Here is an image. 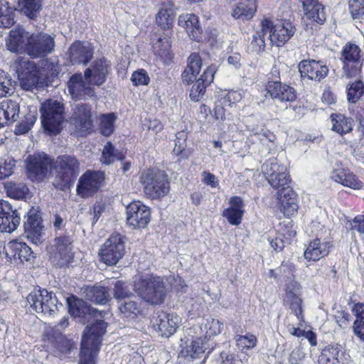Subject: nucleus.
I'll return each instance as SVG.
<instances>
[{
	"label": "nucleus",
	"instance_id": "1",
	"mask_svg": "<svg viewBox=\"0 0 364 364\" xmlns=\"http://www.w3.org/2000/svg\"><path fill=\"white\" fill-rule=\"evenodd\" d=\"M262 171L273 188H280L277 193L280 211L287 218L296 215L299 208L297 196L293 189L287 186L289 177L287 167L279 164L276 159H270L262 166Z\"/></svg>",
	"mask_w": 364,
	"mask_h": 364
},
{
	"label": "nucleus",
	"instance_id": "2",
	"mask_svg": "<svg viewBox=\"0 0 364 364\" xmlns=\"http://www.w3.org/2000/svg\"><path fill=\"white\" fill-rule=\"evenodd\" d=\"M55 37L44 33L26 32L23 28L13 29L9 32L6 46L14 53H25L32 58H43L55 48Z\"/></svg>",
	"mask_w": 364,
	"mask_h": 364
},
{
	"label": "nucleus",
	"instance_id": "3",
	"mask_svg": "<svg viewBox=\"0 0 364 364\" xmlns=\"http://www.w3.org/2000/svg\"><path fill=\"white\" fill-rule=\"evenodd\" d=\"M133 290L142 301L151 306L162 304L168 291L164 278L141 274L133 278Z\"/></svg>",
	"mask_w": 364,
	"mask_h": 364
},
{
	"label": "nucleus",
	"instance_id": "4",
	"mask_svg": "<svg viewBox=\"0 0 364 364\" xmlns=\"http://www.w3.org/2000/svg\"><path fill=\"white\" fill-rule=\"evenodd\" d=\"M69 311L75 317L85 316L87 314L93 315L95 321L88 326L84 333L82 338H90V343L94 346H99L101 343V337L106 332L107 323L102 318L105 317L107 313L90 309L85 301L75 297L68 299Z\"/></svg>",
	"mask_w": 364,
	"mask_h": 364
},
{
	"label": "nucleus",
	"instance_id": "5",
	"mask_svg": "<svg viewBox=\"0 0 364 364\" xmlns=\"http://www.w3.org/2000/svg\"><path fill=\"white\" fill-rule=\"evenodd\" d=\"M146 196L151 200H160L170 191V182L168 176L159 171L148 169L140 176Z\"/></svg>",
	"mask_w": 364,
	"mask_h": 364
},
{
	"label": "nucleus",
	"instance_id": "6",
	"mask_svg": "<svg viewBox=\"0 0 364 364\" xmlns=\"http://www.w3.org/2000/svg\"><path fill=\"white\" fill-rule=\"evenodd\" d=\"M40 112L45 130L50 133H58L64 120L63 105L58 100H48L42 103Z\"/></svg>",
	"mask_w": 364,
	"mask_h": 364
},
{
	"label": "nucleus",
	"instance_id": "7",
	"mask_svg": "<svg viewBox=\"0 0 364 364\" xmlns=\"http://www.w3.org/2000/svg\"><path fill=\"white\" fill-rule=\"evenodd\" d=\"M26 163L27 176L31 181L41 182L50 176L52 160L44 152L29 155Z\"/></svg>",
	"mask_w": 364,
	"mask_h": 364
},
{
	"label": "nucleus",
	"instance_id": "8",
	"mask_svg": "<svg viewBox=\"0 0 364 364\" xmlns=\"http://www.w3.org/2000/svg\"><path fill=\"white\" fill-rule=\"evenodd\" d=\"M20 86L25 90H32L38 82V70L34 62L26 57H18L13 63Z\"/></svg>",
	"mask_w": 364,
	"mask_h": 364
},
{
	"label": "nucleus",
	"instance_id": "9",
	"mask_svg": "<svg viewBox=\"0 0 364 364\" xmlns=\"http://www.w3.org/2000/svg\"><path fill=\"white\" fill-rule=\"evenodd\" d=\"M26 299L30 307L36 313L51 314L58 310L56 296L46 289H34Z\"/></svg>",
	"mask_w": 364,
	"mask_h": 364
},
{
	"label": "nucleus",
	"instance_id": "10",
	"mask_svg": "<svg viewBox=\"0 0 364 364\" xmlns=\"http://www.w3.org/2000/svg\"><path fill=\"white\" fill-rule=\"evenodd\" d=\"M124 245L119 235H113L106 240L100 252L101 260L107 265H113L122 258Z\"/></svg>",
	"mask_w": 364,
	"mask_h": 364
},
{
	"label": "nucleus",
	"instance_id": "11",
	"mask_svg": "<svg viewBox=\"0 0 364 364\" xmlns=\"http://www.w3.org/2000/svg\"><path fill=\"white\" fill-rule=\"evenodd\" d=\"M360 52L359 47L353 43H348L343 48V76L346 78H350L358 75L361 67L358 62Z\"/></svg>",
	"mask_w": 364,
	"mask_h": 364
},
{
	"label": "nucleus",
	"instance_id": "12",
	"mask_svg": "<svg viewBox=\"0 0 364 364\" xmlns=\"http://www.w3.org/2000/svg\"><path fill=\"white\" fill-rule=\"evenodd\" d=\"M104 181V174L100 171H87L79 179L77 192L82 198L95 193Z\"/></svg>",
	"mask_w": 364,
	"mask_h": 364
},
{
	"label": "nucleus",
	"instance_id": "13",
	"mask_svg": "<svg viewBox=\"0 0 364 364\" xmlns=\"http://www.w3.org/2000/svg\"><path fill=\"white\" fill-rule=\"evenodd\" d=\"M150 216L149 208L139 200L133 201L127 207V223L134 228H144Z\"/></svg>",
	"mask_w": 364,
	"mask_h": 364
},
{
	"label": "nucleus",
	"instance_id": "14",
	"mask_svg": "<svg viewBox=\"0 0 364 364\" xmlns=\"http://www.w3.org/2000/svg\"><path fill=\"white\" fill-rule=\"evenodd\" d=\"M270 28L267 30L268 38L272 44L278 47L284 45L294 35L295 28L289 21H278L276 23L269 18Z\"/></svg>",
	"mask_w": 364,
	"mask_h": 364
},
{
	"label": "nucleus",
	"instance_id": "15",
	"mask_svg": "<svg viewBox=\"0 0 364 364\" xmlns=\"http://www.w3.org/2000/svg\"><path fill=\"white\" fill-rule=\"evenodd\" d=\"M181 323V318L175 313L160 312L155 319L154 327L161 336L170 337Z\"/></svg>",
	"mask_w": 364,
	"mask_h": 364
},
{
	"label": "nucleus",
	"instance_id": "16",
	"mask_svg": "<svg viewBox=\"0 0 364 364\" xmlns=\"http://www.w3.org/2000/svg\"><path fill=\"white\" fill-rule=\"evenodd\" d=\"M54 168L59 177L65 183L72 181L78 172L77 160L70 156H61L57 158Z\"/></svg>",
	"mask_w": 364,
	"mask_h": 364
},
{
	"label": "nucleus",
	"instance_id": "17",
	"mask_svg": "<svg viewBox=\"0 0 364 364\" xmlns=\"http://www.w3.org/2000/svg\"><path fill=\"white\" fill-rule=\"evenodd\" d=\"M109 70L108 61L104 58L97 60L85 71V79L90 85L100 86L105 82Z\"/></svg>",
	"mask_w": 364,
	"mask_h": 364
},
{
	"label": "nucleus",
	"instance_id": "18",
	"mask_svg": "<svg viewBox=\"0 0 364 364\" xmlns=\"http://www.w3.org/2000/svg\"><path fill=\"white\" fill-rule=\"evenodd\" d=\"M178 26L186 31L188 37L199 42L202 39L203 28L199 17L193 13H183L178 17Z\"/></svg>",
	"mask_w": 364,
	"mask_h": 364
},
{
	"label": "nucleus",
	"instance_id": "19",
	"mask_svg": "<svg viewBox=\"0 0 364 364\" xmlns=\"http://www.w3.org/2000/svg\"><path fill=\"white\" fill-rule=\"evenodd\" d=\"M299 70L302 78L321 81L328 73V67L321 61L302 60L299 64Z\"/></svg>",
	"mask_w": 364,
	"mask_h": 364
},
{
	"label": "nucleus",
	"instance_id": "20",
	"mask_svg": "<svg viewBox=\"0 0 364 364\" xmlns=\"http://www.w3.org/2000/svg\"><path fill=\"white\" fill-rule=\"evenodd\" d=\"M152 50L154 55L164 63L168 64L172 58L171 36L168 33H155L152 37Z\"/></svg>",
	"mask_w": 364,
	"mask_h": 364
},
{
	"label": "nucleus",
	"instance_id": "21",
	"mask_svg": "<svg viewBox=\"0 0 364 364\" xmlns=\"http://www.w3.org/2000/svg\"><path fill=\"white\" fill-rule=\"evenodd\" d=\"M91 107L85 104H78L74 109V112L71 119L72 124L75 129L82 134H85L92 127V121L91 119Z\"/></svg>",
	"mask_w": 364,
	"mask_h": 364
},
{
	"label": "nucleus",
	"instance_id": "22",
	"mask_svg": "<svg viewBox=\"0 0 364 364\" xmlns=\"http://www.w3.org/2000/svg\"><path fill=\"white\" fill-rule=\"evenodd\" d=\"M92 85L85 80V76L83 77L82 74H75L70 77L68 83V89L72 98L81 100L95 95V90Z\"/></svg>",
	"mask_w": 364,
	"mask_h": 364
},
{
	"label": "nucleus",
	"instance_id": "23",
	"mask_svg": "<svg viewBox=\"0 0 364 364\" xmlns=\"http://www.w3.org/2000/svg\"><path fill=\"white\" fill-rule=\"evenodd\" d=\"M267 93L271 97L279 102H293L296 100L295 90L279 80L269 81L266 86Z\"/></svg>",
	"mask_w": 364,
	"mask_h": 364
},
{
	"label": "nucleus",
	"instance_id": "24",
	"mask_svg": "<svg viewBox=\"0 0 364 364\" xmlns=\"http://www.w3.org/2000/svg\"><path fill=\"white\" fill-rule=\"evenodd\" d=\"M207 342L202 337L186 341L180 353V358H183L187 363L194 362L201 358L205 349L208 348Z\"/></svg>",
	"mask_w": 364,
	"mask_h": 364
},
{
	"label": "nucleus",
	"instance_id": "25",
	"mask_svg": "<svg viewBox=\"0 0 364 364\" xmlns=\"http://www.w3.org/2000/svg\"><path fill=\"white\" fill-rule=\"evenodd\" d=\"M331 178L344 186L355 190L360 189L363 183L348 168L336 164L331 173Z\"/></svg>",
	"mask_w": 364,
	"mask_h": 364
},
{
	"label": "nucleus",
	"instance_id": "26",
	"mask_svg": "<svg viewBox=\"0 0 364 364\" xmlns=\"http://www.w3.org/2000/svg\"><path fill=\"white\" fill-rule=\"evenodd\" d=\"M176 18V6L173 2L164 1L160 5L156 15V23L163 30L168 31L173 28Z\"/></svg>",
	"mask_w": 364,
	"mask_h": 364
},
{
	"label": "nucleus",
	"instance_id": "27",
	"mask_svg": "<svg viewBox=\"0 0 364 364\" xmlns=\"http://www.w3.org/2000/svg\"><path fill=\"white\" fill-rule=\"evenodd\" d=\"M93 50L91 44L87 42L73 43L69 51L70 62L73 64H87L92 58Z\"/></svg>",
	"mask_w": 364,
	"mask_h": 364
},
{
	"label": "nucleus",
	"instance_id": "28",
	"mask_svg": "<svg viewBox=\"0 0 364 364\" xmlns=\"http://www.w3.org/2000/svg\"><path fill=\"white\" fill-rule=\"evenodd\" d=\"M55 252L53 255V262L63 266L70 263L73 259L70 239L68 237H58L55 240Z\"/></svg>",
	"mask_w": 364,
	"mask_h": 364
},
{
	"label": "nucleus",
	"instance_id": "29",
	"mask_svg": "<svg viewBox=\"0 0 364 364\" xmlns=\"http://www.w3.org/2000/svg\"><path fill=\"white\" fill-rule=\"evenodd\" d=\"M303 8L304 14L302 20L306 26H309L312 28L314 23L320 25L326 21L323 7L318 1L314 2V4L309 3Z\"/></svg>",
	"mask_w": 364,
	"mask_h": 364
},
{
	"label": "nucleus",
	"instance_id": "30",
	"mask_svg": "<svg viewBox=\"0 0 364 364\" xmlns=\"http://www.w3.org/2000/svg\"><path fill=\"white\" fill-rule=\"evenodd\" d=\"M21 218L11 205L6 200H0V228H18L20 225Z\"/></svg>",
	"mask_w": 364,
	"mask_h": 364
},
{
	"label": "nucleus",
	"instance_id": "31",
	"mask_svg": "<svg viewBox=\"0 0 364 364\" xmlns=\"http://www.w3.org/2000/svg\"><path fill=\"white\" fill-rule=\"evenodd\" d=\"M257 10V0H239L232 11L231 16L237 20H250Z\"/></svg>",
	"mask_w": 364,
	"mask_h": 364
},
{
	"label": "nucleus",
	"instance_id": "32",
	"mask_svg": "<svg viewBox=\"0 0 364 364\" xmlns=\"http://www.w3.org/2000/svg\"><path fill=\"white\" fill-rule=\"evenodd\" d=\"M17 102L5 99L0 102V128L16 120L19 114Z\"/></svg>",
	"mask_w": 364,
	"mask_h": 364
},
{
	"label": "nucleus",
	"instance_id": "33",
	"mask_svg": "<svg viewBox=\"0 0 364 364\" xmlns=\"http://www.w3.org/2000/svg\"><path fill=\"white\" fill-rule=\"evenodd\" d=\"M230 207L223 211V216L232 225H238L243 215L244 204L242 198L233 196L230 198Z\"/></svg>",
	"mask_w": 364,
	"mask_h": 364
},
{
	"label": "nucleus",
	"instance_id": "34",
	"mask_svg": "<svg viewBox=\"0 0 364 364\" xmlns=\"http://www.w3.org/2000/svg\"><path fill=\"white\" fill-rule=\"evenodd\" d=\"M202 67V59L196 53H191L187 60V66L182 73V81L189 85L194 82Z\"/></svg>",
	"mask_w": 364,
	"mask_h": 364
},
{
	"label": "nucleus",
	"instance_id": "35",
	"mask_svg": "<svg viewBox=\"0 0 364 364\" xmlns=\"http://www.w3.org/2000/svg\"><path fill=\"white\" fill-rule=\"evenodd\" d=\"M330 247L329 242H321L319 239H315L310 242L304 256L308 260L318 261L328 255Z\"/></svg>",
	"mask_w": 364,
	"mask_h": 364
},
{
	"label": "nucleus",
	"instance_id": "36",
	"mask_svg": "<svg viewBox=\"0 0 364 364\" xmlns=\"http://www.w3.org/2000/svg\"><path fill=\"white\" fill-rule=\"evenodd\" d=\"M4 249L6 250L5 255L8 262H11L12 257L18 258L22 262L31 259L32 251L26 243L10 242Z\"/></svg>",
	"mask_w": 364,
	"mask_h": 364
},
{
	"label": "nucleus",
	"instance_id": "37",
	"mask_svg": "<svg viewBox=\"0 0 364 364\" xmlns=\"http://www.w3.org/2000/svg\"><path fill=\"white\" fill-rule=\"evenodd\" d=\"M270 28V23L269 18L264 17L259 26V29L252 36V41L250 45V49L255 53H260L264 50L265 48V36L267 33V30Z\"/></svg>",
	"mask_w": 364,
	"mask_h": 364
},
{
	"label": "nucleus",
	"instance_id": "38",
	"mask_svg": "<svg viewBox=\"0 0 364 364\" xmlns=\"http://www.w3.org/2000/svg\"><path fill=\"white\" fill-rule=\"evenodd\" d=\"M90 338H82L81 343L80 364H95L97 354L99 351V346L91 345Z\"/></svg>",
	"mask_w": 364,
	"mask_h": 364
},
{
	"label": "nucleus",
	"instance_id": "39",
	"mask_svg": "<svg viewBox=\"0 0 364 364\" xmlns=\"http://www.w3.org/2000/svg\"><path fill=\"white\" fill-rule=\"evenodd\" d=\"M332 129L343 135L350 132L353 128V120L342 114H331Z\"/></svg>",
	"mask_w": 364,
	"mask_h": 364
},
{
	"label": "nucleus",
	"instance_id": "40",
	"mask_svg": "<svg viewBox=\"0 0 364 364\" xmlns=\"http://www.w3.org/2000/svg\"><path fill=\"white\" fill-rule=\"evenodd\" d=\"M86 297L96 304H104L110 299V294L106 287L94 286L86 289Z\"/></svg>",
	"mask_w": 364,
	"mask_h": 364
},
{
	"label": "nucleus",
	"instance_id": "41",
	"mask_svg": "<svg viewBox=\"0 0 364 364\" xmlns=\"http://www.w3.org/2000/svg\"><path fill=\"white\" fill-rule=\"evenodd\" d=\"M281 230L277 232L274 239L270 240L272 247L277 251H282L285 245L289 244L296 234L293 229H282Z\"/></svg>",
	"mask_w": 364,
	"mask_h": 364
},
{
	"label": "nucleus",
	"instance_id": "42",
	"mask_svg": "<svg viewBox=\"0 0 364 364\" xmlns=\"http://www.w3.org/2000/svg\"><path fill=\"white\" fill-rule=\"evenodd\" d=\"M119 310L123 318L134 319L141 313V308L137 302L127 299L122 301L119 306Z\"/></svg>",
	"mask_w": 364,
	"mask_h": 364
},
{
	"label": "nucleus",
	"instance_id": "43",
	"mask_svg": "<svg viewBox=\"0 0 364 364\" xmlns=\"http://www.w3.org/2000/svg\"><path fill=\"white\" fill-rule=\"evenodd\" d=\"M21 11L29 18L33 19L41 9L42 0H20Z\"/></svg>",
	"mask_w": 364,
	"mask_h": 364
},
{
	"label": "nucleus",
	"instance_id": "44",
	"mask_svg": "<svg viewBox=\"0 0 364 364\" xmlns=\"http://www.w3.org/2000/svg\"><path fill=\"white\" fill-rule=\"evenodd\" d=\"M247 129L252 133V135L256 136L260 141V143L267 146L269 149H272V145L276 139L274 134L268 130H262L261 132H259L258 127H252L250 125L246 126Z\"/></svg>",
	"mask_w": 364,
	"mask_h": 364
},
{
	"label": "nucleus",
	"instance_id": "45",
	"mask_svg": "<svg viewBox=\"0 0 364 364\" xmlns=\"http://www.w3.org/2000/svg\"><path fill=\"white\" fill-rule=\"evenodd\" d=\"M223 326V323L217 319L211 317L205 318L200 327L206 334L203 338L205 340L208 336L210 337L220 333Z\"/></svg>",
	"mask_w": 364,
	"mask_h": 364
},
{
	"label": "nucleus",
	"instance_id": "46",
	"mask_svg": "<svg viewBox=\"0 0 364 364\" xmlns=\"http://www.w3.org/2000/svg\"><path fill=\"white\" fill-rule=\"evenodd\" d=\"M7 195L15 199L23 198L28 189L23 183L8 182L5 185Z\"/></svg>",
	"mask_w": 364,
	"mask_h": 364
},
{
	"label": "nucleus",
	"instance_id": "47",
	"mask_svg": "<svg viewBox=\"0 0 364 364\" xmlns=\"http://www.w3.org/2000/svg\"><path fill=\"white\" fill-rule=\"evenodd\" d=\"M124 158V154L117 152L110 142H107L105 145L101 158V161L103 164L108 165L113 163L116 159L122 160Z\"/></svg>",
	"mask_w": 364,
	"mask_h": 364
},
{
	"label": "nucleus",
	"instance_id": "48",
	"mask_svg": "<svg viewBox=\"0 0 364 364\" xmlns=\"http://www.w3.org/2000/svg\"><path fill=\"white\" fill-rule=\"evenodd\" d=\"M116 119L114 114L109 113L107 114H102L100 117V132L106 136H110L114 132V123Z\"/></svg>",
	"mask_w": 364,
	"mask_h": 364
},
{
	"label": "nucleus",
	"instance_id": "49",
	"mask_svg": "<svg viewBox=\"0 0 364 364\" xmlns=\"http://www.w3.org/2000/svg\"><path fill=\"white\" fill-rule=\"evenodd\" d=\"M235 341L238 348L243 351L255 348L257 346V339L255 335L247 333L244 336H236Z\"/></svg>",
	"mask_w": 364,
	"mask_h": 364
},
{
	"label": "nucleus",
	"instance_id": "50",
	"mask_svg": "<svg viewBox=\"0 0 364 364\" xmlns=\"http://www.w3.org/2000/svg\"><path fill=\"white\" fill-rule=\"evenodd\" d=\"M247 94L243 90H231L228 92L222 98L221 105L223 106L232 107L240 102Z\"/></svg>",
	"mask_w": 364,
	"mask_h": 364
},
{
	"label": "nucleus",
	"instance_id": "51",
	"mask_svg": "<svg viewBox=\"0 0 364 364\" xmlns=\"http://www.w3.org/2000/svg\"><path fill=\"white\" fill-rule=\"evenodd\" d=\"M364 92V85L360 80L352 83L348 89L347 96L350 102L355 103Z\"/></svg>",
	"mask_w": 364,
	"mask_h": 364
},
{
	"label": "nucleus",
	"instance_id": "52",
	"mask_svg": "<svg viewBox=\"0 0 364 364\" xmlns=\"http://www.w3.org/2000/svg\"><path fill=\"white\" fill-rule=\"evenodd\" d=\"M207 85L201 80H195L190 90V97L194 102H199L205 93Z\"/></svg>",
	"mask_w": 364,
	"mask_h": 364
},
{
	"label": "nucleus",
	"instance_id": "53",
	"mask_svg": "<svg viewBox=\"0 0 364 364\" xmlns=\"http://www.w3.org/2000/svg\"><path fill=\"white\" fill-rule=\"evenodd\" d=\"M113 294L114 297L119 301L121 300H127L132 296L128 287L121 281L115 282L113 289Z\"/></svg>",
	"mask_w": 364,
	"mask_h": 364
},
{
	"label": "nucleus",
	"instance_id": "54",
	"mask_svg": "<svg viewBox=\"0 0 364 364\" xmlns=\"http://www.w3.org/2000/svg\"><path fill=\"white\" fill-rule=\"evenodd\" d=\"M41 217L37 208H32L28 213L23 228H43L41 225Z\"/></svg>",
	"mask_w": 364,
	"mask_h": 364
},
{
	"label": "nucleus",
	"instance_id": "55",
	"mask_svg": "<svg viewBox=\"0 0 364 364\" xmlns=\"http://www.w3.org/2000/svg\"><path fill=\"white\" fill-rule=\"evenodd\" d=\"M285 301L289 304L290 308L294 311L295 316L300 321H304V316L301 310V299L300 296H289V298H285Z\"/></svg>",
	"mask_w": 364,
	"mask_h": 364
},
{
	"label": "nucleus",
	"instance_id": "56",
	"mask_svg": "<svg viewBox=\"0 0 364 364\" xmlns=\"http://www.w3.org/2000/svg\"><path fill=\"white\" fill-rule=\"evenodd\" d=\"M188 134L184 131L178 132L176 134L175 146L173 149V154L179 156L186 147V140Z\"/></svg>",
	"mask_w": 364,
	"mask_h": 364
},
{
	"label": "nucleus",
	"instance_id": "57",
	"mask_svg": "<svg viewBox=\"0 0 364 364\" xmlns=\"http://www.w3.org/2000/svg\"><path fill=\"white\" fill-rule=\"evenodd\" d=\"M36 116L29 114L26 117V120L22 121L16 128L15 133L16 134H23L27 133L33 126L36 121Z\"/></svg>",
	"mask_w": 364,
	"mask_h": 364
},
{
	"label": "nucleus",
	"instance_id": "58",
	"mask_svg": "<svg viewBox=\"0 0 364 364\" xmlns=\"http://www.w3.org/2000/svg\"><path fill=\"white\" fill-rule=\"evenodd\" d=\"M12 92L11 78L3 70H0V97Z\"/></svg>",
	"mask_w": 364,
	"mask_h": 364
},
{
	"label": "nucleus",
	"instance_id": "59",
	"mask_svg": "<svg viewBox=\"0 0 364 364\" xmlns=\"http://www.w3.org/2000/svg\"><path fill=\"white\" fill-rule=\"evenodd\" d=\"M324 353L328 357V360L337 362H341L343 356V348L340 345L328 346L324 350Z\"/></svg>",
	"mask_w": 364,
	"mask_h": 364
},
{
	"label": "nucleus",
	"instance_id": "60",
	"mask_svg": "<svg viewBox=\"0 0 364 364\" xmlns=\"http://www.w3.org/2000/svg\"><path fill=\"white\" fill-rule=\"evenodd\" d=\"M350 12L353 18H360L364 15V0H350Z\"/></svg>",
	"mask_w": 364,
	"mask_h": 364
},
{
	"label": "nucleus",
	"instance_id": "61",
	"mask_svg": "<svg viewBox=\"0 0 364 364\" xmlns=\"http://www.w3.org/2000/svg\"><path fill=\"white\" fill-rule=\"evenodd\" d=\"M14 167L15 161L10 157L5 159L4 163L0 162V180L11 175Z\"/></svg>",
	"mask_w": 364,
	"mask_h": 364
},
{
	"label": "nucleus",
	"instance_id": "62",
	"mask_svg": "<svg viewBox=\"0 0 364 364\" xmlns=\"http://www.w3.org/2000/svg\"><path fill=\"white\" fill-rule=\"evenodd\" d=\"M131 80L135 86L146 85L149 82V77L146 70L141 69L133 73Z\"/></svg>",
	"mask_w": 364,
	"mask_h": 364
},
{
	"label": "nucleus",
	"instance_id": "63",
	"mask_svg": "<svg viewBox=\"0 0 364 364\" xmlns=\"http://www.w3.org/2000/svg\"><path fill=\"white\" fill-rule=\"evenodd\" d=\"M217 66L215 65H211L208 66L203 73L201 76L198 80H201L205 85H210L214 79V75L216 73Z\"/></svg>",
	"mask_w": 364,
	"mask_h": 364
},
{
	"label": "nucleus",
	"instance_id": "64",
	"mask_svg": "<svg viewBox=\"0 0 364 364\" xmlns=\"http://www.w3.org/2000/svg\"><path fill=\"white\" fill-rule=\"evenodd\" d=\"M301 285L296 281H289L286 285L285 298L289 296H300Z\"/></svg>",
	"mask_w": 364,
	"mask_h": 364
}]
</instances>
